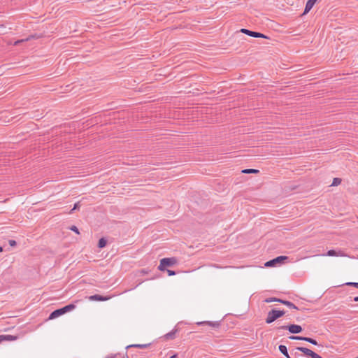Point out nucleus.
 <instances>
[{
    "label": "nucleus",
    "instance_id": "b1692460",
    "mask_svg": "<svg viewBox=\"0 0 358 358\" xmlns=\"http://www.w3.org/2000/svg\"><path fill=\"white\" fill-rule=\"evenodd\" d=\"M29 40L28 38H25V39H22V40H17L16 41L15 43H14V45H19L20 43L24 42V41H27Z\"/></svg>",
    "mask_w": 358,
    "mask_h": 358
},
{
    "label": "nucleus",
    "instance_id": "2eb2a0df",
    "mask_svg": "<svg viewBox=\"0 0 358 358\" xmlns=\"http://www.w3.org/2000/svg\"><path fill=\"white\" fill-rule=\"evenodd\" d=\"M150 344H134L129 345L127 348H137L140 349H144L148 348Z\"/></svg>",
    "mask_w": 358,
    "mask_h": 358
},
{
    "label": "nucleus",
    "instance_id": "6e6552de",
    "mask_svg": "<svg viewBox=\"0 0 358 358\" xmlns=\"http://www.w3.org/2000/svg\"><path fill=\"white\" fill-rule=\"evenodd\" d=\"M196 324L198 325H208L209 327H211L213 328H218L220 325V322H209V321H204V322H197Z\"/></svg>",
    "mask_w": 358,
    "mask_h": 358
},
{
    "label": "nucleus",
    "instance_id": "473e14b6",
    "mask_svg": "<svg viewBox=\"0 0 358 358\" xmlns=\"http://www.w3.org/2000/svg\"><path fill=\"white\" fill-rule=\"evenodd\" d=\"M123 358H129V357L127 355L126 357H124Z\"/></svg>",
    "mask_w": 358,
    "mask_h": 358
},
{
    "label": "nucleus",
    "instance_id": "bb28decb",
    "mask_svg": "<svg viewBox=\"0 0 358 358\" xmlns=\"http://www.w3.org/2000/svg\"><path fill=\"white\" fill-rule=\"evenodd\" d=\"M8 243L11 247L16 245V241L15 240H9Z\"/></svg>",
    "mask_w": 358,
    "mask_h": 358
},
{
    "label": "nucleus",
    "instance_id": "ddd939ff",
    "mask_svg": "<svg viewBox=\"0 0 358 358\" xmlns=\"http://www.w3.org/2000/svg\"><path fill=\"white\" fill-rule=\"evenodd\" d=\"M278 348H279L280 352L282 355H284L286 357V358H291L290 356L288 354L287 349V347L285 345H280Z\"/></svg>",
    "mask_w": 358,
    "mask_h": 358
},
{
    "label": "nucleus",
    "instance_id": "c85d7f7f",
    "mask_svg": "<svg viewBox=\"0 0 358 358\" xmlns=\"http://www.w3.org/2000/svg\"><path fill=\"white\" fill-rule=\"evenodd\" d=\"M116 357H117V355L112 354V355H108L107 357H106V358H116Z\"/></svg>",
    "mask_w": 358,
    "mask_h": 358
},
{
    "label": "nucleus",
    "instance_id": "cd10ccee",
    "mask_svg": "<svg viewBox=\"0 0 358 358\" xmlns=\"http://www.w3.org/2000/svg\"><path fill=\"white\" fill-rule=\"evenodd\" d=\"M167 273L169 275H176V272L171 270H167Z\"/></svg>",
    "mask_w": 358,
    "mask_h": 358
},
{
    "label": "nucleus",
    "instance_id": "20e7f679",
    "mask_svg": "<svg viewBox=\"0 0 358 358\" xmlns=\"http://www.w3.org/2000/svg\"><path fill=\"white\" fill-rule=\"evenodd\" d=\"M287 256H279L271 260L266 262L264 264L266 267H271L275 266L277 264H282L285 260L287 259Z\"/></svg>",
    "mask_w": 358,
    "mask_h": 358
},
{
    "label": "nucleus",
    "instance_id": "393cba45",
    "mask_svg": "<svg viewBox=\"0 0 358 358\" xmlns=\"http://www.w3.org/2000/svg\"><path fill=\"white\" fill-rule=\"evenodd\" d=\"M70 229L74 232H76V234H79V230L77 228V227L76 226H72L70 227Z\"/></svg>",
    "mask_w": 358,
    "mask_h": 358
},
{
    "label": "nucleus",
    "instance_id": "7c9ffc66",
    "mask_svg": "<svg viewBox=\"0 0 358 358\" xmlns=\"http://www.w3.org/2000/svg\"><path fill=\"white\" fill-rule=\"evenodd\" d=\"M355 301H358V296L354 298Z\"/></svg>",
    "mask_w": 358,
    "mask_h": 358
},
{
    "label": "nucleus",
    "instance_id": "9b49d317",
    "mask_svg": "<svg viewBox=\"0 0 358 358\" xmlns=\"http://www.w3.org/2000/svg\"><path fill=\"white\" fill-rule=\"evenodd\" d=\"M17 339V336L12 335H0V343L4 341H12Z\"/></svg>",
    "mask_w": 358,
    "mask_h": 358
},
{
    "label": "nucleus",
    "instance_id": "f8f14e48",
    "mask_svg": "<svg viewBox=\"0 0 358 358\" xmlns=\"http://www.w3.org/2000/svg\"><path fill=\"white\" fill-rule=\"evenodd\" d=\"M177 331H178L177 329H173L171 331H170L164 335L165 338L167 340L173 339L175 338V336H176V334Z\"/></svg>",
    "mask_w": 358,
    "mask_h": 358
},
{
    "label": "nucleus",
    "instance_id": "a878e982",
    "mask_svg": "<svg viewBox=\"0 0 358 358\" xmlns=\"http://www.w3.org/2000/svg\"><path fill=\"white\" fill-rule=\"evenodd\" d=\"M345 285L348 286H353L356 288H358V282H347Z\"/></svg>",
    "mask_w": 358,
    "mask_h": 358
},
{
    "label": "nucleus",
    "instance_id": "0eeeda50",
    "mask_svg": "<svg viewBox=\"0 0 358 358\" xmlns=\"http://www.w3.org/2000/svg\"><path fill=\"white\" fill-rule=\"evenodd\" d=\"M112 296H101V295H99V294H94V295H92L89 297V299L90 301H108L110 299H111Z\"/></svg>",
    "mask_w": 358,
    "mask_h": 358
},
{
    "label": "nucleus",
    "instance_id": "aec40b11",
    "mask_svg": "<svg viewBox=\"0 0 358 358\" xmlns=\"http://www.w3.org/2000/svg\"><path fill=\"white\" fill-rule=\"evenodd\" d=\"M341 182V178H335L333 180V182H332L331 186H337V185H340Z\"/></svg>",
    "mask_w": 358,
    "mask_h": 358
},
{
    "label": "nucleus",
    "instance_id": "412c9836",
    "mask_svg": "<svg viewBox=\"0 0 358 358\" xmlns=\"http://www.w3.org/2000/svg\"><path fill=\"white\" fill-rule=\"evenodd\" d=\"M291 340H299V341H303L304 337L303 336H290L289 337Z\"/></svg>",
    "mask_w": 358,
    "mask_h": 358
},
{
    "label": "nucleus",
    "instance_id": "4be33fe9",
    "mask_svg": "<svg viewBox=\"0 0 358 358\" xmlns=\"http://www.w3.org/2000/svg\"><path fill=\"white\" fill-rule=\"evenodd\" d=\"M275 313L278 318L281 317L285 314V310H279L275 309Z\"/></svg>",
    "mask_w": 358,
    "mask_h": 358
},
{
    "label": "nucleus",
    "instance_id": "dca6fc26",
    "mask_svg": "<svg viewBox=\"0 0 358 358\" xmlns=\"http://www.w3.org/2000/svg\"><path fill=\"white\" fill-rule=\"evenodd\" d=\"M107 241L105 238H101L98 242V247L99 248H103L106 245Z\"/></svg>",
    "mask_w": 358,
    "mask_h": 358
},
{
    "label": "nucleus",
    "instance_id": "423d86ee",
    "mask_svg": "<svg viewBox=\"0 0 358 358\" xmlns=\"http://www.w3.org/2000/svg\"><path fill=\"white\" fill-rule=\"evenodd\" d=\"M277 319H278V317L276 315L275 309H272L268 313L265 322L267 324H271L275 321Z\"/></svg>",
    "mask_w": 358,
    "mask_h": 358
},
{
    "label": "nucleus",
    "instance_id": "9d476101",
    "mask_svg": "<svg viewBox=\"0 0 358 358\" xmlns=\"http://www.w3.org/2000/svg\"><path fill=\"white\" fill-rule=\"evenodd\" d=\"M317 0H308L306 4L303 14L308 13L313 7Z\"/></svg>",
    "mask_w": 358,
    "mask_h": 358
},
{
    "label": "nucleus",
    "instance_id": "f3484780",
    "mask_svg": "<svg viewBox=\"0 0 358 358\" xmlns=\"http://www.w3.org/2000/svg\"><path fill=\"white\" fill-rule=\"evenodd\" d=\"M281 301L282 299H278V298H275V297H270V298H267L264 300V301L266 303H271V302H280L281 303Z\"/></svg>",
    "mask_w": 358,
    "mask_h": 358
},
{
    "label": "nucleus",
    "instance_id": "5701e85b",
    "mask_svg": "<svg viewBox=\"0 0 358 358\" xmlns=\"http://www.w3.org/2000/svg\"><path fill=\"white\" fill-rule=\"evenodd\" d=\"M80 202H77L74 204V206L73 208L71 210V211L69 212L70 214L73 213V210H77L80 208Z\"/></svg>",
    "mask_w": 358,
    "mask_h": 358
},
{
    "label": "nucleus",
    "instance_id": "f03ea898",
    "mask_svg": "<svg viewBox=\"0 0 358 358\" xmlns=\"http://www.w3.org/2000/svg\"><path fill=\"white\" fill-rule=\"evenodd\" d=\"M178 260L175 257H171V258H163L160 260V264L158 266V269L159 271H165V268L166 266H172L177 264Z\"/></svg>",
    "mask_w": 358,
    "mask_h": 358
},
{
    "label": "nucleus",
    "instance_id": "7ed1b4c3",
    "mask_svg": "<svg viewBox=\"0 0 358 358\" xmlns=\"http://www.w3.org/2000/svg\"><path fill=\"white\" fill-rule=\"evenodd\" d=\"M277 329H287L291 334H299L302 331V327L298 324L283 325L276 327Z\"/></svg>",
    "mask_w": 358,
    "mask_h": 358
},
{
    "label": "nucleus",
    "instance_id": "c756f323",
    "mask_svg": "<svg viewBox=\"0 0 358 358\" xmlns=\"http://www.w3.org/2000/svg\"><path fill=\"white\" fill-rule=\"evenodd\" d=\"M170 358H178V357H177V355L176 354V355L171 356Z\"/></svg>",
    "mask_w": 358,
    "mask_h": 358
},
{
    "label": "nucleus",
    "instance_id": "4468645a",
    "mask_svg": "<svg viewBox=\"0 0 358 358\" xmlns=\"http://www.w3.org/2000/svg\"><path fill=\"white\" fill-rule=\"evenodd\" d=\"M281 303H282L284 305H286L289 308L298 310V308L293 303H292V302H290L289 301H286V300H282V299Z\"/></svg>",
    "mask_w": 358,
    "mask_h": 358
},
{
    "label": "nucleus",
    "instance_id": "6ab92c4d",
    "mask_svg": "<svg viewBox=\"0 0 358 358\" xmlns=\"http://www.w3.org/2000/svg\"><path fill=\"white\" fill-rule=\"evenodd\" d=\"M304 341H306V342H308L311 344H313L315 345H318V343L317 342L316 340L312 338H309V337H304V339H303Z\"/></svg>",
    "mask_w": 358,
    "mask_h": 358
},
{
    "label": "nucleus",
    "instance_id": "72a5a7b5",
    "mask_svg": "<svg viewBox=\"0 0 358 358\" xmlns=\"http://www.w3.org/2000/svg\"><path fill=\"white\" fill-rule=\"evenodd\" d=\"M356 358H358V357H356Z\"/></svg>",
    "mask_w": 358,
    "mask_h": 358
},
{
    "label": "nucleus",
    "instance_id": "39448f33",
    "mask_svg": "<svg viewBox=\"0 0 358 358\" xmlns=\"http://www.w3.org/2000/svg\"><path fill=\"white\" fill-rule=\"evenodd\" d=\"M241 32H242V33H243V34H246L248 36H252V37H255V38H268V37L266 36H265L264 34H263L262 33L250 31V30L247 29H241Z\"/></svg>",
    "mask_w": 358,
    "mask_h": 358
},
{
    "label": "nucleus",
    "instance_id": "1a4fd4ad",
    "mask_svg": "<svg viewBox=\"0 0 358 358\" xmlns=\"http://www.w3.org/2000/svg\"><path fill=\"white\" fill-rule=\"evenodd\" d=\"M327 256H330V257H334V256H336V257H346L347 255L342 251L339 250V251H336L334 250H329L327 252Z\"/></svg>",
    "mask_w": 358,
    "mask_h": 358
},
{
    "label": "nucleus",
    "instance_id": "a211bd4d",
    "mask_svg": "<svg viewBox=\"0 0 358 358\" xmlns=\"http://www.w3.org/2000/svg\"><path fill=\"white\" fill-rule=\"evenodd\" d=\"M259 171L254 169H247L242 171L243 173H257Z\"/></svg>",
    "mask_w": 358,
    "mask_h": 358
},
{
    "label": "nucleus",
    "instance_id": "2f4dec72",
    "mask_svg": "<svg viewBox=\"0 0 358 358\" xmlns=\"http://www.w3.org/2000/svg\"><path fill=\"white\" fill-rule=\"evenodd\" d=\"M2 251H3L2 247H0V252H2Z\"/></svg>",
    "mask_w": 358,
    "mask_h": 358
},
{
    "label": "nucleus",
    "instance_id": "f257e3e1",
    "mask_svg": "<svg viewBox=\"0 0 358 358\" xmlns=\"http://www.w3.org/2000/svg\"><path fill=\"white\" fill-rule=\"evenodd\" d=\"M75 308H76V305H74L73 303L68 304L61 308H59V309H57V310L52 311L49 316V319L50 320L55 319V318L69 312V311L74 310Z\"/></svg>",
    "mask_w": 358,
    "mask_h": 358
}]
</instances>
